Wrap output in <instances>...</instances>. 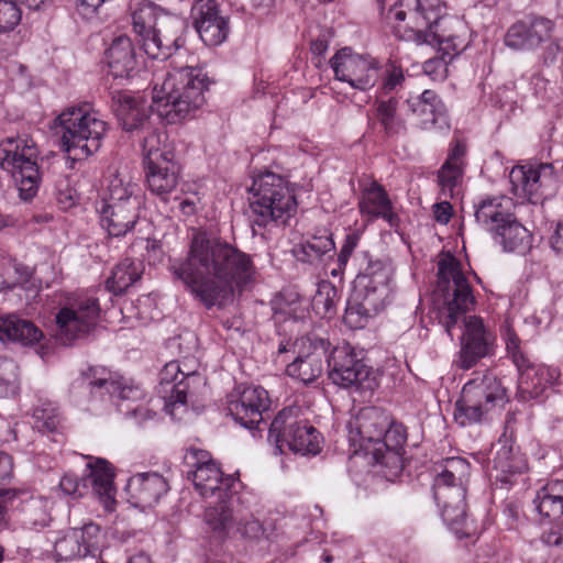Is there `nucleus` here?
I'll return each mask as SVG.
<instances>
[{
	"label": "nucleus",
	"mask_w": 563,
	"mask_h": 563,
	"mask_svg": "<svg viewBox=\"0 0 563 563\" xmlns=\"http://www.w3.org/2000/svg\"><path fill=\"white\" fill-rule=\"evenodd\" d=\"M132 20L135 33L141 36L145 54L153 59H162L163 30L147 26L136 12L133 13Z\"/></svg>",
	"instance_id": "46"
},
{
	"label": "nucleus",
	"mask_w": 563,
	"mask_h": 563,
	"mask_svg": "<svg viewBox=\"0 0 563 563\" xmlns=\"http://www.w3.org/2000/svg\"><path fill=\"white\" fill-rule=\"evenodd\" d=\"M37 158L36 145L26 136L0 142V167L11 174L23 200H31L37 194L41 183Z\"/></svg>",
	"instance_id": "8"
},
{
	"label": "nucleus",
	"mask_w": 563,
	"mask_h": 563,
	"mask_svg": "<svg viewBox=\"0 0 563 563\" xmlns=\"http://www.w3.org/2000/svg\"><path fill=\"white\" fill-rule=\"evenodd\" d=\"M470 474L471 465L465 459L459 456L448 459L434 479V493L456 494L459 488L466 489Z\"/></svg>",
	"instance_id": "37"
},
{
	"label": "nucleus",
	"mask_w": 563,
	"mask_h": 563,
	"mask_svg": "<svg viewBox=\"0 0 563 563\" xmlns=\"http://www.w3.org/2000/svg\"><path fill=\"white\" fill-rule=\"evenodd\" d=\"M268 407V393L261 386L245 387L235 399L228 401L229 415L246 429H254Z\"/></svg>",
	"instance_id": "25"
},
{
	"label": "nucleus",
	"mask_w": 563,
	"mask_h": 563,
	"mask_svg": "<svg viewBox=\"0 0 563 563\" xmlns=\"http://www.w3.org/2000/svg\"><path fill=\"white\" fill-rule=\"evenodd\" d=\"M18 496V490L12 488H0V531L8 526V510Z\"/></svg>",
	"instance_id": "60"
},
{
	"label": "nucleus",
	"mask_w": 563,
	"mask_h": 563,
	"mask_svg": "<svg viewBox=\"0 0 563 563\" xmlns=\"http://www.w3.org/2000/svg\"><path fill=\"white\" fill-rule=\"evenodd\" d=\"M335 79L362 91L373 88L378 77V63L369 55L354 53L351 47L339 49L330 59Z\"/></svg>",
	"instance_id": "14"
},
{
	"label": "nucleus",
	"mask_w": 563,
	"mask_h": 563,
	"mask_svg": "<svg viewBox=\"0 0 563 563\" xmlns=\"http://www.w3.org/2000/svg\"><path fill=\"white\" fill-rule=\"evenodd\" d=\"M137 207V199L108 203V235L121 236L131 231L139 218Z\"/></svg>",
	"instance_id": "40"
},
{
	"label": "nucleus",
	"mask_w": 563,
	"mask_h": 563,
	"mask_svg": "<svg viewBox=\"0 0 563 563\" xmlns=\"http://www.w3.org/2000/svg\"><path fill=\"white\" fill-rule=\"evenodd\" d=\"M541 540L549 547L563 549V521L543 531Z\"/></svg>",
	"instance_id": "62"
},
{
	"label": "nucleus",
	"mask_w": 563,
	"mask_h": 563,
	"mask_svg": "<svg viewBox=\"0 0 563 563\" xmlns=\"http://www.w3.org/2000/svg\"><path fill=\"white\" fill-rule=\"evenodd\" d=\"M434 295L443 301L440 322L448 335L453 339V329L463 318L468 317L466 312L475 305L472 288L455 257L449 255L438 262Z\"/></svg>",
	"instance_id": "5"
},
{
	"label": "nucleus",
	"mask_w": 563,
	"mask_h": 563,
	"mask_svg": "<svg viewBox=\"0 0 563 563\" xmlns=\"http://www.w3.org/2000/svg\"><path fill=\"white\" fill-rule=\"evenodd\" d=\"M194 26L208 46L222 44L229 35V20L216 0H196L191 8Z\"/></svg>",
	"instance_id": "21"
},
{
	"label": "nucleus",
	"mask_w": 563,
	"mask_h": 563,
	"mask_svg": "<svg viewBox=\"0 0 563 563\" xmlns=\"http://www.w3.org/2000/svg\"><path fill=\"white\" fill-rule=\"evenodd\" d=\"M360 211L373 219L382 218L390 227L398 222V217L393 210V203L387 191L377 181L366 187L358 202Z\"/></svg>",
	"instance_id": "33"
},
{
	"label": "nucleus",
	"mask_w": 563,
	"mask_h": 563,
	"mask_svg": "<svg viewBox=\"0 0 563 563\" xmlns=\"http://www.w3.org/2000/svg\"><path fill=\"white\" fill-rule=\"evenodd\" d=\"M250 208L255 227L266 228L271 224L286 225L297 211V200L288 181L272 172L261 175L251 188Z\"/></svg>",
	"instance_id": "4"
},
{
	"label": "nucleus",
	"mask_w": 563,
	"mask_h": 563,
	"mask_svg": "<svg viewBox=\"0 0 563 563\" xmlns=\"http://www.w3.org/2000/svg\"><path fill=\"white\" fill-rule=\"evenodd\" d=\"M53 501L45 497H35L26 500L22 508L23 523L30 528L42 529L52 521L51 510Z\"/></svg>",
	"instance_id": "44"
},
{
	"label": "nucleus",
	"mask_w": 563,
	"mask_h": 563,
	"mask_svg": "<svg viewBox=\"0 0 563 563\" xmlns=\"http://www.w3.org/2000/svg\"><path fill=\"white\" fill-rule=\"evenodd\" d=\"M303 420L300 408L287 407L282 409L271 423L268 439L283 451V448L289 444L290 438L295 435L297 427H300Z\"/></svg>",
	"instance_id": "39"
},
{
	"label": "nucleus",
	"mask_w": 563,
	"mask_h": 563,
	"mask_svg": "<svg viewBox=\"0 0 563 563\" xmlns=\"http://www.w3.org/2000/svg\"><path fill=\"white\" fill-rule=\"evenodd\" d=\"M514 200L506 196L488 197L475 206L474 217L493 238L515 217Z\"/></svg>",
	"instance_id": "30"
},
{
	"label": "nucleus",
	"mask_w": 563,
	"mask_h": 563,
	"mask_svg": "<svg viewBox=\"0 0 563 563\" xmlns=\"http://www.w3.org/2000/svg\"><path fill=\"white\" fill-rule=\"evenodd\" d=\"M79 530L84 534L81 540L84 556L88 554L95 556L97 553L101 555L100 542L106 536L101 532L100 527L95 523H88Z\"/></svg>",
	"instance_id": "57"
},
{
	"label": "nucleus",
	"mask_w": 563,
	"mask_h": 563,
	"mask_svg": "<svg viewBox=\"0 0 563 563\" xmlns=\"http://www.w3.org/2000/svg\"><path fill=\"white\" fill-rule=\"evenodd\" d=\"M167 481L156 472L137 473L125 485L129 500L140 508H151L168 492Z\"/></svg>",
	"instance_id": "28"
},
{
	"label": "nucleus",
	"mask_w": 563,
	"mask_h": 563,
	"mask_svg": "<svg viewBox=\"0 0 563 563\" xmlns=\"http://www.w3.org/2000/svg\"><path fill=\"white\" fill-rule=\"evenodd\" d=\"M321 434L320 432L309 423L307 419L302 421L300 427H297V431L287 448L295 453L306 454H318L321 450Z\"/></svg>",
	"instance_id": "45"
},
{
	"label": "nucleus",
	"mask_w": 563,
	"mask_h": 563,
	"mask_svg": "<svg viewBox=\"0 0 563 563\" xmlns=\"http://www.w3.org/2000/svg\"><path fill=\"white\" fill-rule=\"evenodd\" d=\"M106 0H78L77 10L79 14L90 20L98 14Z\"/></svg>",
	"instance_id": "63"
},
{
	"label": "nucleus",
	"mask_w": 563,
	"mask_h": 563,
	"mask_svg": "<svg viewBox=\"0 0 563 563\" xmlns=\"http://www.w3.org/2000/svg\"><path fill=\"white\" fill-rule=\"evenodd\" d=\"M435 498L442 505V519L460 539L468 538L474 533L472 525L467 521L466 489L459 488L456 494L446 492L434 493Z\"/></svg>",
	"instance_id": "31"
},
{
	"label": "nucleus",
	"mask_w": 563,
	"mask_h": 563,
	"mask_svg": "<svg viewBox=\"0 0 563 563\" xmlns=\"http://www.w3.org/2000/svg\"><path fill=\"white\" fill-rule=\"evenodd\" d=\"M86 472L79 481L75 474L67 473L59 481V490L73 499L87 494L88 489L106 505V460L88 456Z\"/></svg>",
	"instance_id": "23"
},
{
	"label": "nucleus",
	"mask_w": 563,
	"mask_h": 563,
	"mask_svg": "<svg viewBox=\"0 0 563 563\" xmlns=\"http://www.w3.org/2000/svg\"><path fill=\"white\" fill-rule=\"evenodd\" d=\"M207 89L200 70L186 67L167 73L162 84L156 82L152 99L159 117L174 124L205 104Z\"/></svg>",
	"instance_id": "3"
},
{
	"label": "nucleus",
	"mask_w": 563,
	"mask_h": 563,
	"mask_svg": "<svg viewBox=\"0 0 563 563\" xmlns=\"http://www.w3.org/2000/svg\"><path fill=\"white\" fill-rule=\"evenodd\" d=\"M391 275L390 263L378 258L369 260L366 267L357 275L355 288L386 302L390 294Z\"/></svg>",
	"instance_id": "32"
},
{
	"label": "nucleus",
	"mask_w": 563,
	"mask_h": 563,
	"mask_svg": "<svg viewBox=\"0 0 563 563\" xmlns=\"http://www.w3.org/2000/svg\"><path fill=\"white\" fill-rule=\"evenodd\" d=\"M35 428L44 433H55L63 429V417L58 407L49 401L36 407L33 412Z\"/></svg>",
	"instance_id": "50"
},
{
	"label": "nucleus",
	"mask_w": 563,
	"mask_h": 563,
	"mask_svg": "<svg viewBox=\"0 0 563 563\" xmlns=\"http://www.w3.org/2000/svg\"><path fill=\"white\" fill-rule=\"evenodd\" d=\"M327 364L329 379L339 387L356 393L373 391L377 387L373 367L349 343L333 347Z\"/></svg>",
	"instance_id": "10"
},
{
	"label": "nucleus",
	"mask_w": 563,
	"mask_h": 563,
	"mask_svg": "<svg viewBox=\"0 0 563 563\" xmlns=\"http://www.w3.org/2000/svg\"><path fill=\"white\" fill-rule=\"evenodd\" d=\"M489 410L479 402L468 398L462 391L461 398L455 402L454 418L461 426H467L482 421V418Z\"/></svg>",
	"instance_id": "53"
},
{
	"label": "nucleus",
	"mask_w": 563,
	"mask_h": 563,
	"mask_svg": "<svg viewBox=\"0 0 563 563\" xmlns=\"http://www.w3.org/2000/svg\"><path fill=\"white\" fill-rule=\"evenodd\" d=\"M533 503L538 512L545 518L556 519L563 515V503L552 498V495L545 493L543 488L538 492Z\"/></svg>",
	"instance_id": "56"
},
{
	"label": "nucleus",
	"mask_w": 563,
	"mask_h": 563,
	"mask_svg": "<svg viewBox=\"0 0 563 563\" xmlns=\"http://www.w3.org/2000/svg\"><path fill=\"white\" fill-rule=\"evenodd\" d=\"M170 271L208 309L245 287L256 273L250 254L203 230H194L186 257Z\"/></svg>",
	"instance_id": "1"
},
{
	"label": "nucleus",
	"mask_w": 563,
	"mask_h": 563,
	"mask_svg": "<svg viewBox=\"0 0 563 563\" xmlns=\"http://www.w3.org/2000/svg\"><path fill=\"white\" fill-rule=\"evenodd\" d=\"M390 416L382 408L365 407L349 421V440L353 446L371 455L389 426Z\"/></svg>",
	"instance_id": "19"
},
{
	"label": "nucleus",
	"mask_w": 563,
	"mask_h": 563,
	"mask_svg": "<svg viewBox=\"0 0 563 563\" xmlns=\"http://www.w3.org/2000/svg\"><path fill=\"white\" fill-rule=\"evenodd\" d=\"M501 336L507 356L519 373L518 395L521 400L538 399L550 386L558 383L559 371L545 365H536L526 352L521 339L507 321L501 327Z\"/></svg>",
	"instance_id": "7"
},
{
	"label": "nucleus",
	"mask_w": 563,
	"mask_h": 563,
	"mask_svg": "<svg viewBox=\"0 0 563 563\" xmlns=\"http://www.w3.org/2000/svg\"><path fill=\"white\" fill-rule=\"evenodd\" d=\"M554 21L536 14L525 15L512 23L505 35V45L514 51L534 52L543 47V65L552 64L559 54L560 45L554 38Z\"/></svg>",
	"instance_id": "9"
},
{
	"label": "nucleus",
	"mask_w": 563,
	"mask_h": 563,
	"mask_svg": "<svg viewBox=\"0 0 563 563\" xmlns=\"http://www.w3.org/2000/svg\"><path fill=\"white\" fill-rule=\"evenodd\" d=\"M108 191V200H111V202H124L128 199H134L132 190L129 186H123L122 180H112Z\"/></svg>",
	"instance_id": "61"
},
{
	"label": "nucleus",
	"mask_w": 563,
	"mask_h": 563,
	"mask_svg": "<svg viewBox=\"0 0 563 563\" xmlns=\"http://www.w3.org/2000/svg\"><path fill=\"white\" fill-rule=\"evenodd\" d=\"M200 382L201 378L195 371L185 373L178 362L167 363L159 373L158 385V394L164 399L165 409L173 413L172 408L176 405L185 406L191 389Z\"/></svg>",
	"instance_id": "20"
},
{
	"label": "nucleus",
	"mask_w": 563,
	"mask_h": 563,
	"mask_svg": "<svg viewBox=\"0 0 563 563\" xmlns=\"http://www.w3.org/2000/svg\"><path fill=\"white\" fill-rule=\"evenodd\" d=\"M407 442V429L401 422L389 419L382 440L371 451L375 464L387 470L386 476H397L404 468V445Z\"/></svg>",
	"instance_id": "22"
},
{
	"label": "nucleus",
	"mask_w": 563,
	"mask_h": 563,
	"mask_svg": "<svg viewBox=\"0 0 563 563\" xmlns=\"http://www.w3.org/2000/svg\"><path fill=\"white\" fill-rule=\"evenodd\" d=\"M22 12L13 0H0V34L13 31L21 22Z\"/></svg>",
	"instance_id": "55"
},
{
	"label": "nucleus",
	"mask_w": 563,
	"mask_h": 563,
	"mask_svg": "<svg viewBox=\"0 0 563 563\" xmlns=\"http://www.w3.org/2000/svg\"><path fill=\"white\" fill-rule=\"evenodd\" d=\"M385 305L386 302L377 297L355 288V292L346 303L344 322L352 329H362Z\"/></svg>",
	"instance_id": "35"
},
{
	"label": "nucleus",
	"mask_w": 563,
	"mask_h": 563,
	"mask_svg": "<svg viewBox=\"0 0 563 563\" xmlns=\"http://www.w3.org/2000/svg\"><path fill=\"white\" fill-rule=\"evenodd\" d=\"M460 323L463 324L464 331L454 364L461 369H470L479 360L493 354L495 335L485 327L483 319L477 316L463 318Z\"/></svg>",
	"instance_id": "16"
},
{
	"label": "nucleus",
	"mask_w": 563,
	"mask_h": 563,
	"mask_svg": "<svg viewBox=\"0 0 563 563\" xmlns=\"http://www.w3.org/2000/svg\"><path fill=\"white\" fill-rule=\"evenodd\" d=\"M360 241V235L355 232L350 233L345 236L344 242L341 246V250L338 255V265L339 268H334L331 271L332 276H338L347 264L349 258L351 257L352 253L356 249Z\"/></svg>",
	"instance_id": "59"
},
{
	"label": "nucleus",
	"mask_w": 563,
	"mask_h": 563,
	"mask_svg": "<svg viewBox=\"0 0 563 563\" xmlns=\"http://www.w3.org/2000/svg\"><path fill=\"white\" fill-rule=\"evenodd\" d=\"M1 341L19 342L22 345H33L43 338V332L31 321L8 316L4 318Z\"/></svg>",
	"instance_id": "43"
},
{
	"label": "nucleus",
	"mask_w": 563,
	"mask_h": 563,
	"mask_svg": "<svg viewBox=\"0 0 563 563\" xmlns=\"http://www.w3.org/2000/svg\"><path fill=\"white\" fill-rule=\"evenodd\" d=\"M398 8L390 11L397 22L395 36L417 44L438 45L442 60L448 64L465 48L464 41L446 33V19L440 0H398Z\"/></svg>",
	"instance_id": "2"
},
{
	"label": "nucleus",
	"mask_w": 563,
	"mask_h": 563,
	"mask_svg": "<svg viewBox=\"0 0 563 563\" xmlns=\"http://www.w3.org/2000/svg\"><path fill=\"white\" fill-rule=\"evenodd\" d=\"M111 109L125 132L136 131L150 119L148 107L142 96L131 90H112Z\"/></svg>",
	"instance_id": "26"
},
{
	"label": "nucleus",
	"mask_w": 563,
	"mask_h": 563,
	"mask_svg": "<svg viewBox=\"0 0 563 563\" xmlns=\"http://www.w3.org/2000/svg\"><path fill=\"white\" fill-rule=\"evenodd\" d=\"M108 396L119 412L125 416H133L140 424L156 416V411L148 406H133V404L144 398V390L132 378L125 377L118 372L109 373Z\"/></svg>",
	"instance_id": "18"
},
{
	"label": "nucleus",
	"mask_w": 563,
	"mask_h": 563,
	"mask_svg": "<svg viewBox=\"0 0 563 563\" xmlns=\"http://www.w3.org/2000/svg\"><path fill=\"white\" fill-rule=\"evenodd\" d=\"M219 496L220 500L207 507L203 514L206 525L218 538L225 539L231 532H238L243 538L254 539L263 533L260 520L235 508L238 499L232 493Z\"/></svg>",
	"instance_id": "11"
},
{
	"label": "nucleus",
	"mask_w": 563,
	"mask_h": 563,
	"mask_svg": "<svg viewBox=\"0 0 563 563\" xmlns=\"http://www.w3.org/2000/svg\"><path fill=\"white\" fill-rule=\"evenodd\" d=\"M506 252L525 253L530 250L532 234L516 218L507 223L493 238Z\"/></svg>",
	"instance_id": "42"
},
{
	"label": "nucleus",
	"mask_w": 563,
	"mask_h": 563,
	"mask_svg": "<svg viewBox=\"0 0 563 563\" xmlns=\"http://www.w3.org/2000/svg\"><path fill=\"white\" fill-rule=\"evenodd\" d=\"M492 463L490 477L499 488L509 489L523 482L527 462L519 449L509 444L507 440L497 442Z\"/></svg>",
	"instance_id": "24"
},
{
	"label": "nucleus",
	"mask_w": 563,
	"mask_h": 563,
	"mask_svg": "<svg viewBox=\"0 0 563 563\" xmlns=\"http://www.w3.org/2000/svg\"><path fill=\"white\" fill-rule=\"evenodd\" d=\"M462 391L488 410L497 404L504 402L506 398V389L501 380L493 375H486L479 382H468L464 385Z\"/></svg>",
	"instance_id": "38"
},
{
	"label": "nucleus",
	"mask_w": 563,
	"mask_h": 563,
	"mask_svg": "<svg viewBox=\"0 0 563 563\" xmlns=\"http://www.w3.org/2000/svg\"><path fill=\"white\" fill-rule=\"evenodd\" d=\"M82 533L79 529H69L54 542V554L57 560L68 561L84 556Z\"/></svg>",
	"instance_id": "49"
},
{
	"label": "nucleus",
	"mask_w": 563,
	"mask_h": 563,
	"mask_svg": "<svg viewBox=\"0 0 563 563\" xmlns=\"http://www.w3.org/2000/svg\"><path fill=\"white\" fill-rule=\"evenodd\" d=\"M139 278L140 274L134 262L125 258L112 269L111 277L108 278V290L119 295Z\"/></svg>",
	"instance_id": "48"
},
{
	"label": "nucleus",
	"mask_w": 563,
	"mask_h": 563,
	"mask_svg": "<svg viewBox=\"0 0 563 563\" xmlns=\"http://www.w3.org/2000/svg\"><path fill=\"white\" fill-rule=\"evenodd\" d=\"M102 374L103 368L89 367L88 371L82 372L80 377L73 382L70 391L79 394L82 390L88 391L93 398L102 397V388L106 383Z\"/></svg>",
	"instance_id": "51"
},
{
	"label": "nucleus",
	"mask_w": 563,
	"mask_h": 563,
	"mask_svg": "<svg viewBox=\"0 0 563 563\" xmlns=\"http://www.w3.org/2000/svg\"><path fill=\"white\" fill-rule=\"evenodd\" d=\"M405 79L402 68L395 64H390L386 69V75L379 87V95L388 96L389 93L397 91L402 87Z\"/></svg>",
	"instance_id": "58"
},
{
	"label": "nucleus",
	"mask_w": 563,
	"mask_h": 563,
	"mask_svg": "<svg viewBox=\"0 0 563 563\" xmlns=\"http://www.w3.org/2000/svg\"><path fill=\"white\" fill-rule=\"evenodd\" d=\"M184 463L188 467L187 478L192 482L195 489L202 497L212 496L216 492L220 494L230 492L235 482L233 476L223 477L219 465L206 450L188 449Z\"/></svg>",
	"instance_id": "13"
},
{
	"label": "nucleus",
	"mask_w": 563,
	"mask_h": 563,
	"mask_svg": "<svg viewBox=\"0 0 563 563\" xmlns=\"http://www.w3.org/2000/svg\"><path fill=\"white\" fill-rule=\"evenodd\" d=\"M183 45L181 38L176 34H168L167 32H163V45L162 47V59H166L174 51L178 49Z\"/></svg>",
	"instance_id": "64"
},
{
	"label": "nucleus",
	"mask_w": 563,
	"mask_h": 563,
	"mask_svg": "<svg viewBox=\"0 0 563 563\" xmlns=\"http://www.w3.org/2000/svg\"><path fill=\"white\" fill-rule=\"evenodd\" d=\"M464 167L444 163L438 172V183L441 188V194L445 198L453 199L459 195V188L462 183Z\"/></svg>",
	"instance_id": "52"
},
{
	"label": "nucleus",
	"mask_w": 563,
	"mask_h": 563,
	"mask_svg": "<svg viewBox=\"0 0 563 563\" xmlns=\"http://www.w3.org/2000/svg\"><path fill=\"white\" fill-rule=\"evenodd\" d=\"M136 65L132 41L126 35L115 37L108 47V75L128 80Z\"/></svg>",
	"instance_id": "34"
},
{
	"label": "nucleus",
	"mask_w": 563,
	"mask_h": 563,
	"mask_svg": "<svg viewBox=\"0 0 563 563\" xmlns=\"http://www.w3.org/2000/svg\"><path fill=\"white\" fill-rule=\"evenodd\" d=\"M295 345L298 346L297 356L287 365L286 374L305 385L311 384L323 373L330 342L307 336L301 338Z\"/></svg>",
	"instance_id": "15"
},
{
	"label": "nucleus",
	"mask_w": 563,
	"mask_h": 563,
	"mask_svg": "<svg viewBox=\"0 0 563 563\" xmlns=\"http://www.w3.org/2000/svg\"><path fill=\"white\" fill-rule=\"evenodd\" d=\"M161 142L159 134H151L144 139L143 151L146 159V180L152 194L167 201V196L176 189L180 167L175 162L172 150L156 148L155 143Z\"/></svg>",
	"instance_id": "12"
},
{
	"label": "nucleus",
	"mask_w": 563,
	"mask_h": 563,
	"mask_svg": "<svg viewBox=\"0 0 563 563\" xmlns=\"http://www.w3.org/2000/svg\"><path fill=\"white\" fill-rule=\"evenodd\" d=\"M339 300L336 287L328 280L318 283L317 291L312 297L311 306L313 311L324 318L335 313V306Z\"/></svg>",
	"instance_id": "47"
},
{
	"label": "nucleus",
	"mask_w": 563,
	"mask_h": 563,
	"mask_svg": "<svg viewBox=\"0 0 563 563\" xmlns=\"http://www.w3.org/2000/svg\"><path fill=\"white\" fill-rule=\"evenodd\" d=\"M60 129V148L75 159L88 157L98 152L106 133V122L96 118L90 106L65 109L56 119Z\"/></svg>",
	"instance_id": "6"
},
{
	"label": "nucleus",
	"mask_w": 563,
	"mask_h": 563,
	"mask_svg": "<svg viewBox=\"0 0 563 563\" xmlns=\"http://www.w3.org/2000/svg\"><path fill=\"white\" fill-rule=\"evenodd\" d=\"M335 250L333 235L329 230H321L310 239L296 244L292 249V255L298 262L303 264H319L324 256L332 255Z\"/></svg>",
	"instance_id": "36"
},
{
	"label": "nucleus",
	"mask_w": 563,
	"mask_h": 563,
	"mask_svg": "<svg viewBox=\"0 0 563 563\" xmlns=\"http://www.w3.org/2000/svg\"><path fill=\"white\" fill-rule=\"evenodd\" d=\"M552 165L515 166L509 174L511 191L519 198L536 202L541 195V188L552 179Z\"/></svg>",
	"instance_id": "27"
},
{
	"label": "nucleus",
	"mask_w": 563,
	"mask_h": 563,
	"mask_svg": "<svg viewBox=\"0 0 563 563\" xmlns=\"http://www.w3.org/2000/svg\"><path fill=\"white\" fill-rule=\"evenodd\" d=\"M19 388L18 364L13 360L0 355V398L15 396Z\"/></svg>",
	"instance_id": "54"
},
{
	"label": "nucleus",
	"mask_w": 563,
	"mask_h": 563,
	"mask_svg": "<svg viewBox=\"0 0 563 563\" xmlns=\"http://www.w3.org/2000/svg\"><path fill=\"white\" fill-rule=\"evenodd\" d=\"M407 104L421 130L450 128L446 109L435 91L427 89L421 95L409 98Z\"/></svg>",
	"instance_id": "29"
},
{
	"label": "nucleus",
	"mask_w": 563,
	"mask_h": 563,
	"mask_svg": "<svg viewBox=\"0 0 563 563\" xmlns=\"http://www.w3.org/2000/svg\"><path fill=\"white\" fill-rule=\"evenodd\" d=\"M398 104L396 97L377 98L374 102V118L387 137H394L406 131V121L398 113Z\"/></svg>",
	"instance_id": "41"
},
{
	"label": "nucleus",
	"mask_w": 563,
	"mask_h": 563,
	"mask_svg": "<svg viewBox=\"0 0 563 563\" xmlns=\"http://www.w3.org/2000/svg\"><path fill=\"white\" fill-rule=\"evenodd\" d=\"M99 313L98 300L92 297L80 298L62 308L56 314L58 339L66 344L89 333L96 327Z\"/></svg>",
	"instance_id": "17"
}]
</instances>
